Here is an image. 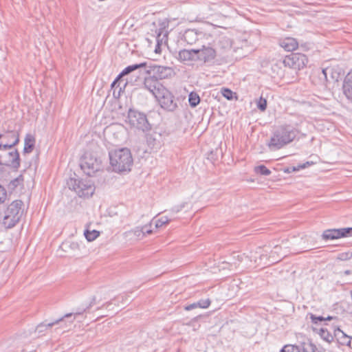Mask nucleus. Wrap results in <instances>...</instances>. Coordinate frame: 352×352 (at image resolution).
Listing matches in <instances>:
<instances>
[{"label": "nucleus", "mask_w": 352, "mask_h": 352, "mask_svg": "<svg viewBox=\"0 0 352 352\" xmlns=\"http://www.w3.org/2000/svg\"><path fill=\"white\" fill-rule=\"evenodd\" d=\"M138 69H140L139 72L140 74L143 69L144 72L142 74H146L148 75H153L157 80L159 79L162 80L168 78L174 74L173 69L170 67L161 66L154 64H150L148 65L146 62H143L138 64L129 65L125 67L112 82L111 87H116L123 76H125Z\"/></svg>", "instance_id": "f257e3e1"}, {"label": "nucleus", "mask_w": 352, "mask_h": 352, "mask_svg": "<svg viewBox=\"0 0 352 352\" xmlns=\"http://www.w3.org/2000/svg\"><path fill=\"white\" fill-rule=\"evenodd\" d=\"M297 135L296 129L291 125H282L276 128L268 144L270 148L280 149L292 142Z\"/></svg>", "instance_id": "f03ea898"}, {"label": "nucleus", "mask_w": 352, "mask_h": 352, "mask_svg": "<svg viewBox=\"0 0 352 352\" xmlns=\"http://www.w3.org/2000/svg\"><path fill=\"white\" fill-rule=\"evenodd\" d=\"M110 164L116 172L130 170L133 158L129 149L120 148L109 152Z\"/></svg>", "instance_id": "7ed1b4c3"}, {"label": "nucleus", "mask_w": 352, "mask_h": 352, "mask_svg": "<svg viewBox=\"0 0 352 352\" xmlns=\"http://www.w3.org/2000/svg\"><path fill=\"white\" fill-rule=\"evenodd\" d=\"M22 206L23 202L20 200L14 201L8 206L3 219V225L6 229L13 228L19 221L23 214Z\"/></svg>", "instance_id": "20e7f679"}, {"label": "nucleus", "mask_w": 352, "mask_h": 352, "mask_svg": "<svg viewBox=\"0 0 352 352\" xmlns=\"http://www.w3.org/2000/svg\"><path fill=\"white\" fill-rule=\"evenodd\" d=\"M81 169L88 176H93L102 169V160L96 153L86 152L80 160Z\"/></svg>", "instance_id": "39448f33"}, {"label": "nucleus", "mask_w": 352, "mask_h": 352, "mask_svg": "<svg viewBox=\"0 0 352 352\" xmlns=\"http://www.w3.org/2000/svg\"><path fill=\"white\" fill-rule=\"evenodd\" d=\"M67 184L69 189L74 190L80 197H89L95 191L94 183L90 179L70 178Z\"/></svg>", "instance_id": "423d86ee"}, {"label": "nucleus", "mask_w": 352, "mask_h": 352, "mask_svg": "<svg viewBox=\"0 0 352 352\" xmlns=\"http://www.w3.org/2000/svg\"><path fill=\"white\" fill-rule=\"evenodd\" d=\"M128 122L131 127L143 132H147L151 129V125L148 122L145 113L134 109H129L127 116Z\"/></svg>", "instance_id": "0eeeda50"}, {"label": "nucleus", "mask_w": 352, "mask_h": 352, "mask_svg": "<svg viewBox=\"0 0 352 352\" xmlns=\"http://www.w3.org/2000/svg\"><path fill=\"white\" fill-rule=\"evenodd\" d=\"M3 152L0 154V164L14 170H18L21 164L19 153L17 150L8 151V148H2Z\"/></svg>", "instance_id": "6e6552de"}, {"label": "nucleus", "mask_w": 352, "mask_h": 352, "mask_svg": "<svg viewBox=\"0 0 352 352\" xmlns=\"http://www.w3.org/2000/svg\"><path fill=\"white\" fill-rule=\"evenodd\" d=\"M155 98L158 100L161 107L168 111L173 112L178 107L175 96L165 87L158 92Z\"/></svg>", "instance_id": "1a4fd4ad"}, {"label": "nucleus", "mask_w": 352, "mask_h": 352, "mask_svg": "<svg viewBox=\"0 0 352 352\" xmlns=\"http://www.w3.org/2000/svg\"><path fill=\"white\" fill-rule=\"evenodd\" d=\"M201 48L196 49L197 61H201L206 64L213 63L216 58V50L210 46V43L201 42Z\"/></svg>", "instance_id": "9d476101"}, {"label": "nucleus", "mask_w": 352, "mask_h": 352, "mask_svg": "<svg viewBox=\"0 0 352 352\" xmlns=\"http://www.w3.org/2000/svg\"><path fill=\"white\" fill-rule=\"evenodd\" d=\"M307 62V56L301 53H292L286 56L283 61L285 67L298 70L303 68Z\"/></svg>", "instance_id": "9b49d317"}, {"label": "nucleus", "mask_w": 352, "mask_h": 352, "mask_svg": "<svg viewBox=\"0 0 352 352\" xmlns=\"http://www.w3.org/2000/svg\"><path fill=\"white\" fill-rule=\"evenodd\" d=\"M349 236H352V228L329 229L324 230L322 234V239L326 241Z\"/></svg>", "instance_id": "f8f14e48"}, {"label": "nucleus", "mask_w": 352, "mask_h": 352, "mask_svg": "<svg viewBox=\"0 0 352 352\" xmlns=\"http://www.w3.org/2000/svg\"><path fill=\"white\" fill-rule=\"evenodd\" d=\"M209 36L210 35L195 29L186 30L183 34L184 40L189 45H193L197 42L201 45V42H204L203 40Z\"/></svg>", "instance_id": "ddd939ff"}, {"label": "nucleus", "mask_w": 352, "mask_h": 352, "mask_svg": "<svg viewBox=\"0 0 352 352\" xmlns=\"http://www.w3.org/2000/svg\"><path fill=\"white\" fill-rule=\"evenodd\" d=\"M144 87L148 90L155 97L157 96L158 92H160L162 89L164 87L153 76L144 77Z\"/></svg>", "instance_id": "4468645a"}, {"label": "nucleus", "mask_w": 352, "mask_h": 352, "mask_svg": "<svg viewBox=\"0 0 352 352\" xmlns=\"http://www.w3.org/2000/svg\"><path fill=\"white\" fill-rule=\"evenodd\" d=\"M10 138L13 139V142H9L8 141H6L5 143L1 142L0 150L2 148H12L19 142V135L18 131L15 130L7 131L4 133H0V138L9 139Z\"/></svg>", "instance_id": "2eb2a0df"}, {"label": "nucleus", "mask_w": 352, "mask_h": 352, "mask_svg": "<svg viewBox=\"0 0 352 352\" xmlns=\"http://www.w3.org/2000/svg\"><path fill=\"white\" fill-rule=\"evenodd\" d=\"M177 58L182 62L197 61L196 49L180 50Z\"/></svg>", "instance_id": "dca6fc26"}, {"label": "nucleus", "mask_w": 352, "mask_h": 352, "mask_svg": "<svg viewBox=\"0 0 352 352\" xmlns=\"http://www.w3.org/2000/svg\"><path fill=\"white\" fill-rule=\"evenodd\" d=\"M280 46L285 51L292 52L298 48V43L296 38L287 37L280 41Z\"/></svg>", "instance_id": "f3484780"}, {"label": "nucleus", "mask_w": 352, "mask_h": 352, "mask_svg": "<svg viewBox=\"0 0 352 352\" xmlns=\"http://www.w3.org/2000/svg\"><path fill=\"white\" fill-rule=\"evenodd\" d=\"M343 93L346 97L352 100V72L348 73L346 76L343 85H342Z\"/></svg>", "instance_id": "a211bd4d"}, {"label": "nucleus", "mask_w": 352, "mask_h": 352, "mask_svg": "<svg viewBox=\"0 0 352 352\" xmlns=\"http://www.w3.org/2000/svg\"><path fill=\"white\" fill-rule=\"evenodd\" d=\"M35 144V138L31 134H27L24 140V148H23V153H31Z\"/></svg>", "instance_id": "6ab92c4d"}, {"label": "nucleus", "mask_w": 352, "mask_h": 352, "mask_svg": "<svg viewBox=\"0 0 352 352\" xmlns=\"http://www.w3.org/2000/svg\"><path fill=\"white\" fill-rule=\"evenodd\" d=\"M210 303H211V302L209 298L204 299V300L201 299V300H199L198 302H194V303H192L190 305L186 306L185 310L190 311L192 309H196L198 307L202 308V309H206L210 306Z\"/></svg>", "instance_id": "aec40b11"}, {"label": "nucleus", "mask_w": 352, "mask_h": 352, "mask_svg": "<svg viewBox=\"0 0 352 352\" xmlns=\"http://www.w3.org/2000/svg\"><path fill=\"white\" fill-rule=\"evenodd\" d=\"M299 352H315L316 346L310 342H302L298 346Z\"/></svg>", "instance_id": "412c9836"}, {"label": "nucleus", "mask_w": 352, "mask_h": 352, "mask_svg": "<svg viewBox=\"0 0 352 352\" xmlns=\"http://www.w3.org/2000/svg\"><path fill=\"white\" fill-rule=\"evenodd\" d=\"M188 102L191 107H196L200 102L199 96L196 92H190L188 96Z\"/></svg>", "instance_id": "4be33fe9"}, {"label": "nucleus", "mask_w": 352, "mask_h": 352, "mask_svg": "<svg viewBox=\"0 0 352 352\" xmlns=\"http://www.w3.org/2000/svg\"><path fill=\"white\" fill-rule=\"evenodd\" d=\"M243 256H244V254H239L236 252H234L232 254L230 261H225V263L230 264L231 266L234 265V267H236L237 263L236 261H237L238 263H241L243 259Z\"/></svg>", "instance_id": "5701e85b"}, {"label": "nucleus", "mask_w": 352, "mask_h": 352, "mask_svg": "<svg viewBox=\"0 0 352 352\" xmlns=\"http://www.w3.org/2000/svg\"><path fill=\"white\" fill-rule=\"evenodd\" d=\"M84 235L88 241H93L100 235V232L96 230H86Z\"/></svg>", "instance_id": "b1692460"}, {"label": "nucleus", "mask_w": 352, "mask_h": 352, "mask_svg": "<svg viewBox=\"0 0 352 352\" xmlns=\"http://www.w3.org/2000/svg\"><path fill=\"white\" fill-rule=\"evenodd\" d=\"M254 171L257 174H260L261 175H270L271 174V170L268 169L265 165H259L254 168Z\"/></svg>", "instance_id": "393cba45"}, {"label": "nucleus", "mask_w": 352, "mask_h": 352, "mask_svg": "<svg viewBox=\"0 0 352 352\" xmlns=\"http://www.w3.org/2000/svg\"><path fill=\"white\" fill-rule=\"evenodd\" d=\"M319 334L324 340L329 343L333 340V336L327 329L323 328L320 329Z\"/></svg>", "instance_id": "a878e982"}, {"label": "nucleus", "mask_w": 352, "mask_h": 352, "mask_svg": "<svg viewBox=\"0 0 352 352\" xmlns=\"http://www.w3.org/2000/svg\"><path fill=\"white\" fill-rule=\"evenodd\" d=\"M63 318H60L58 320H56L54 322H48V323H46V322H43V323H41L39 325L37 326L36 327V330L38 331V332H42L43 331V328L44 327H52L53 325H54L55 324H57L59 322L62 321L63 320Z\"/></svg>", "instance_id": "bb28decb"}, {"label": "nucleus", "mask_w": 352, "mask_h": 352, "mask_svg": "<svg viewBox=\"0 0 352 352\" xmlns=\"http://www.w3.org/2000/svg\"><path fill=\"white\" fill-rule=\"evenodd\" d=\"M146 142L151 148H154L159 145V142H157V140L153 137V134H148L146 135Z\"/></svg>", "instance_id": "cd10ccee"}, {"label": "nucleus", "mask_w": 352, "mask_h": 352, "mask_svg": "<svg viewBox=\"0 0 352 352\" xmlns=\"http://www.w3.org/2000/svg\"><path fill=\"white\" fill-rule=\"evenodd\" d=\"M221 94L224 98L229 100H232L234 94H236L235 93H234L232 91L228 88H222Z\"/></svg>", "instance_id": "c85d7f7f"}, {"label": "nucleus", "mask_w": 352, "mask_h": 352, "mask_svg": "<svg viewBox=\"0 0 352 352\" xmlns=\"http://www.w3.org/2000/svg\"><path fill=\"white\" fill-rule=\"evenodd\" d=\"M280 352H299L298 346L287 344L284 346Z\"/></svg>", "instance_id": "c756f323"}, {"label": "nucleus", "mask_w": 352, "mask_h": 352, "mask_svg": "<svg viewBox=\"0 0 352 352\" xmlns=\"http://www.w3.org/2000/svg\"><path fill=\"white\" fill-rule=\"evenodd\" d=\"M257 107L261 111H265L267 108V100L263 97H261L257 102Z\"/></svg>", "instance_id": "7c9ffc66"}, {"label": "nucleus", "mask_w": 352, "mask_h": 352, "mask_svg": "<svg viewBox=\"0 0 352 352\" xmlns=\"http://www.w3.org/2000/svg\"><path fill=\"white\" fill-rule=\"evenodd\" d=\"M23 181V176L20 175L18 177L15 178L14 179L12 180L10 182L9 186L11 188H14L17 187L19 185L21 184Z\"/></svg>", "instance_id": "2f4dec72"}, {"label": "nucleus", "mask_w": 352, "mask_h": 352, "mask_svg": "<svg viewBox=\"0 0 352 352\" xmlns=\"http://www.w3.org/2000/svg\"><path fill=\"white\" fill-rule=\"evenodd\" d=\"M170 221V219L166 216H163L159 219H157L155 222V227L160 228L162 227L163 225H165L168 223Z\"/></svg>", "instance_id": "473e14b6"}, {"label": "nucleus", "mask_w": 352, "mask_h": 352, "mask_svg": "<svg viewBox=\"0 0 352 352\" xmlns=\"http://www.w3.org/2000/svg\"><path fill=\"white\" fill-rule=\"evenodd\" d=\"M96 304V297L94 296L89 302V304L86 306V307L81 309L80 310L76 311L74 314L75 315H80L86 311L87 309H90L92 306H94Z\"/></svg>", "instance_id": "72a5a7b5"}, {"label": "nucleus", "mask_w": 352, "mask_h": 352, "mask_svg": "<svg viewBox=\"0 0 352 352\" xmlns=\"http://www.w3.org/2000/svg\"><path fill=\"white\" fill-rule=\"evenodd\" d=\"M310 318L311 320V322L314 324H318L319 322L325 321L324 317L323 316H316L314 314H310Z\"/></svg>", "instance_id": "f704fd0d"}, {"label": "nucleus", "mask_w": 352, "mask_h": 352, "mask_svg": "<svg viewBox=\"0 0 352 352\" xmlns=\"http://www.w3.org/2000/svg\"><path fill=\"white\" fill-rule=\"evenodd\" d=\"M7 197V192L3 186L0 185V204L3 203Z\"/></svg>", "instance_id": "c9c22d12"}, {"label": "nucleus", "mask_w": 352, "mask_h": 352, "mask_svg": "<svg viewBox=\"0 0 352 352\" xmlns=\"http://www.w3.org/2000/svg\"><path fill=\"white\" fill-rule=\"evenodd\" d=\"M132 232H133L134 235L139 239H142L144 237V231L142 230V227H137Z\"/></svg>", "instance_id": "e433bc0d"}, {"label": "nucleus", "mask_w": 352, "mask_h": 352, "mask_svg": "<svg viewBox=\"0 0 352 352\" xmlns=\"http://www.w3.org/2000/svg\"><path fill=\"white\" fill-rule=\"evenodd\" d=\"M352 257V252H343L338 255V258L342 261H346Z\"/></svg>", "instance_id": "4c0bfd02"}, {"label": "nucleus", "mask_w": 352, "mask_h": 352, "mask_svg": "<svg viewBox=\"0 0 352 352\" xmlns=\"http://www.w3.org/2000/svg\"><path fill=\"white\" fill-rule=\"evenodd\" d=\"M219 42L220 43H223V45H225L223 47H231V42L230 39L226 36L220 38Z\"/></svg>", "instance_id": "58836bf2"}, {"label": "nucleus", "mask_w": 352, "mask_h": 352, "mask_svg": "<svg viewBox=\"0 0 352 352\" xmlns=\"http://www.w3.org/2000/svg\"><path fill=\"white\" fill-rule=\"evenodd\" d=\"M149 227H151V224L149 226H144L142 227V230H143V234H144V236L146 235V234H150L152 233V230H151L149 228Z\"/></svg>", "instance_id": "ea45409f"}, {"label": "nucleus", "mask_w": 352, "mask_h": 352, "mask_svg": "<svg viewBox=\"0 0 352 352\" xmlns=\"http://www.w3.org/2000/svg\"><path fill=\"white\" fill-rule=\"evenodd\" d=\"M299 170V168L297 166H292V167H287L286 168L284 169V172L285 173H290L292 172H294V171H296V170Z\"/></svg>", "instance_id": "a19ab883"}, {"label": "nucleus", "mask_w": 352, "mask_h": 352, "mask_svg": "<svg viewBox=\"0 0 352 352\" xmlns=\"http://www.w3.org/2000/svg\"><path fill=\"white\" fill-rule=\"evenodd\" d=\"M184 207V204H182L179 206H176L172 208V211L173 212H179Z\"/></svg>", "instance_id": "79ce46f5"}, {"label": "nucleus", "mask_w": 352, "mask_h": 352, "mask_svg": "<svg viewBox=\"0 0 352 352\" xmlns=\"http://www.w3.org/2000/svg\"><path fill=\"white\" fill-rule=\"evenodd\" d=\"M309 162H307L305 164H300L299 166H298V167L299 168V170L300 169H303V168H305L308 165H309Z\"/></svg>", "instance_id": "37998d69"}, {"label": "nucleus", "mask_w": 352, "mask_h": 352, "mask_svg": "<svg viewBox=\"0 0 352 352\" xmlns=\"http://www.w3.org/2000/svg\"><path fill=\"white\" fill-rule=\"evenodd\" d=\"M309 162H307L305 164H300L299 166H298V167L299 168V170L300 169H303V168H305L308 165H309Z\"/></svg>", "instance_id": "c03bdc74"}, {"label": "nucleus", "mask_w": 352, "mask_h": 352, "mask_svg": "<svg viewBox=\"0 0 352 352\" xmlns=\"http://www.w3.org/2000/svg\"><path fill=\"white\" fill-rule=\"evenodd\" d=\"M329 70H331V69H329V68H326V69H322V74H324V76L326 79L327 78V72H329Z\"/></svg>", "instance_id": "a18cd8bd"}, {"label": "nucleus", "mask_w": 352, "mask_h": 352, "mask_svg": "<svg viewBox=\"0 0 352 352\" xmlns=\"http://www.w3.org/2000/svg\"><path fill=\"white\" fill-rule=\"evenodd\" d=\"M71 248L72 249H76V248H78V243H72L71 244Z\"/></svg>", "instance_id": "49530a36"}, {"label": "nucleus", "mask_w": 352, "mask_h": 352, "mask_svg": "<svg viewBox=\"0 0 352 352\" xmlns=\"http://www.w3.org/2000/svg\"><path fill=\"white\" fill-rule=\"evenodd\" d=\"M346 338L349 339V342H347V345L352 348V338H349V337H346Z\"/></svg>", "instance_id": "de8ad7c7"}, {"label": "nucleus", "mask_w": 352, "mask_h": 352, "mask_svg": "<svg viewBox=\"0 0 352 352\" xmlns=\"http://www.w3.org/2000/svg\"><path fill=\"white\" fill-rule=\"evenodd\" d=\"M6 141H8L9 142H13V139L12 138H10L9 139H3V143H5Z\"/></svg>", "instance_id": "09e8293b"}, {"label": "nucleus", "mask_w": 352, "mask_h": 352, "mask_svg": "<svg viewBox=\"0 0 352 352\" xmlns=\"http://www.w3.org/2000/svg\"><path fill=\"white\" fill-rule=\"evenodd\" d=\"M333 318V317L329 316L324 318L325 320H331Z\"/></svg>", "instance_id": "8fccbe9b"}, {"label": "nucleus", "mask_w": 352, "mask_h": 352, "mask_svg": "<svg viewBox=\"0 0 352 352\" xmlns=\"http://www.w3.org/2000/svg\"><path fill=\"white\" fill-rule=\"evenodd\" d=\"M344 274L345 275H349V274H351V271H350V270H345V271L344 272Z\"/></svg>", "instance_id": "3c124183"}, {"label": "nucleus", "mask_w": 352, "mask_h": 352, "mask_svg": "<svg viewBox=\"0 0 352 352\" xmlns=\"http://www.w3.org/2000/svg\"><path fill=\"white\" fill-rule=\"evenodd\" d=\"M73 315L72 313H70V314H67L65 315L64 318H69L71 317Z\"/></svg>", "instance_id": "603ef678"}, {"label": "nucleus", "mask_w": 352, "mask_h": 352, "mask_svg": "<svg viewBox=\"0 0 352 352\" xmlns=\"http://www.w3.org/2000/svg\"><path fill=\"white\" fill-rule=\"evenodd\" d=\"M112 305V302H107L106 303L105 305H104L103 306H105L107 308L109 307L110 305Z\"/></svg>", "instance_id": "864d4df0"}, {"label": "nucleus", "mask_w": 352, "mask_h": 352, "mask_svg": "<svg viewBox=\"0 0 352 352\" xmlns=\"http://www.w3.org/2000/svg\"><path fill=\"white\" fill-rule=\"evenodd\" d=\"M126 84H127V80L124 83V87H126Z\"/></svg>", "instance_id": "5fc2aeb1"}, {"label": "nucleus", "mask_w": 352, "mask_h": 352, "mask_svg": "<svg viewBox=\"0 0 352 352\" xmlns=\"http://www.w3.org/2000/svg\"><path fill=\"white\" fill-rule=\"evenodd\" d=\"M278 246H275V247H274V249H275V250H276V249H278Z\"/></svg>", "instance_id": "6e6d98bb"}]
</instances>
